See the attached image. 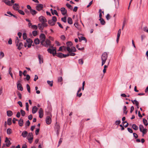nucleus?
<instances>
[{"instance_id":"f257e3e1","label":"nucleus","mask_w":148,"mask_h":148,"mask_svg":"<svg viewBox=\"0 0 148 148\" xmlns=\"http://www.w3.org/2000/svg\"><path fill=\"white\" fill-rule=\"evenodd\" d=\"M39 40L41 45L45 47L51 46V42L49 40L47 39L45 40L46 36L44 34H41L39 36Z\"/></svg>"},{"instance_id":"f03ea898","label":"nucleus","mask_w":148,"mask_h":148,"mask_svg":"<svg viewBox=\"0 0 148 148\" xmlns=\"http://www.w3.org/2000/svg\"><path fill=\"white\" fill-rule=\"evenodd\" d=\"M108 58L107 53L106 52H104L102 55L101 59L102 60V66H103L105 63Z\"/></svg>"},{"instance_id":"7ed1b4c3","label":"nucleus","mask_w":148,"mask_h":148,"mask_svg":"<svg viewBox=\"0 0 148 148\" xmlns=\"http://www.w3.org/2000/svg\"><path fill=\"white\" fill-rule=\"evenodd\" d=\"M57 20L56 17L55 16H53L52 17V19L49 20L48 22L50 25L53 26L55 25Z\"/></svg>"},{"instance_id":"20e7f679","label":"nucleus","mask_w":148,"mask_h":148,"mask_svg":"<svg viewBox=\"0 0 148 148\" xmlns=\"http://www.w3.org/2000/svg\"><path fill=\"white\" fill-rule=\"evenodd\" d=\"M52 49L49 48L48 49L47 51L51 54H52L54 56L57 53L56 51V48L54 47L53 46L51 47Z\"/></svg>"},{"instance_id":"39448f33","label":"nucleus","mask_w":148,"mask_h":148,"mask_svg":"<svg viewBox=\"0 0 148 148\" xmlns=\"http://www.w3.org/2000/svg\"><path fill=\"white\" fill-rule=\"evenodd\" d=\"M33 138V136L32 132H30L28 134L27 136V139L28 140L29 143L31 144L32 143Z\"/></svg>"},{"instance_id":"423d86ee","label":"nucleus","mask_w":148,"mask_h":148,"mask_svg":"<svg viewBox=\"0 0 148 148\" xmlns=\"http://www.w3.org/2000/svg\"><path fill=\"white\" fill-rule=\"evenodd\" d=\"M21 81L18 80L16 83L17 88L18 90L22 91L23 90V88L22 86V85L20 84Z\"/></svg>"},{"instance_id":"0eeeda50","label":"nucleus","mask_w":148,"mask_h":148,"mask_svg":"<svg viewBox=\"0 0 148 148\" xmlns=\"http://www.w3.org/2000/svg\"><path fill=\"white\" fill-rule=\"evenodd\" d=\"M66 49L69 53L75 52L76 51V49L74 47H72L71 48H70V47H67Z\"/></svg>"},{"instance_id":"6e6552de","label":"nucleus","mask_w":148,"mask_h":148,"mask_svg":"<svg viewBox=\"0 0 148 148\" xmlns=\"http://www.w3.org/2000/svg\"><path fill=\"white\" fill-rule=\"evenodd\" d=\"M81 36V34H78V37L79 38V42H80L81 41L83 40H84L85 41V42H87V40L86 38L83 36Z\"/></svg>"},{"instance_id":"1a4fd4ad","label":"nucleus","mask_w":148,"mask_h":148,"mask_svg":"<svg viewBox=\"0 0 148 148\" xmlns=\"http://www.w3.org/2000/svg\"><path fill=\"white\" fill-rule=\"evenodd\" d=\"M43 8V6L42 4H37L36 6V9L38 11H40Z\"/></svg>"},{"instance_id":"9d476101","label":"nucleus","mask_w":148,"mask_h":148,"mask_svg":"<svg viewBox=\"0 0 148 148\" xmlns=\"http://www.w3.org/2000/svg\"><path fill=\"white\" fill-rule=\"evenodd\" d=\"M39 20L41 23H44V22H47V21L45 18L42 16H41L39 17Z\"/></svg>"},{"instance_id":"9b49d317","label":"nucleus","mask_w":148,"mask_h":148,"mask_svg":"<svg viewBox=\"0 0 148 148\" xmlns=\"http://www.w3.org/2000/svg\"><path fill=\"white\" fill-rule=\"evenodd\" d=\"M39 117L42 118L43 116V112L42 108H40L38 111Z\"/></svg>"},{"instance_id":"f8f14e48","label":"nucleus","mask_w":148,"mask_h":148,"mask_svg":"<svg viewBox=\"0 0 148 148\" xmlns=\"http://www.w3.org/2000/svg\"><path fill=\"white\" fill-rule=\"evenodd\" d=\"M38 57L39 61V63L40 64H41L43 63V60L42 56L41 55L38 54Z\"/></svg>"},{"instance_id":"ddd939ff","label":"nucleus","mask_w":148,"mask_h":148,"mask_svg":"<svg viewBox=\"0 0 148 148\" xmlns=\"http://www.w3.org/2000/svg\"><path fill=\"white\" fill-rule=\"evenodd\" d=\"M13 8L14 10H18L19 8V6L18 4L15 3L13 5Z\"/></svg>"},{"instance_id":"4468645a","label":"nucleus","mask_w":148,"mask_h":148,"mask_svg":"<svg viewBox=\"0 0 148 148\" xmlns=\"http://www.w3.org/2000/svg\"><path fill=\"white\" fill-rule=\"evenodd\" d=\"M51 122V118L49 116L47 117L46 119V122L47 124H50Z\"/></svg>"},{"instance_id":"2eb2a0df","label":"nucleus","mask_w":148,"mask_h":148,"mask_svg":"<svg viewBox=\"0 0 148 148\" xmlns=\"http://www.w3.org/2000/svg\"><path fill=\"white\" fill-rule=\"evenodd\" d=\"M5 142L6 143V146L8 147H9L11 144L10 141L8 140L7 137H6L5 138Z\"/></svg>"},{"instance_id":"dca6fc26","label":"nucleus","mask_w":148,"mask_h":148,"mask_svg":"<svg viewBox=\"0 0 148 148\" xmlns=\"http://www.w3.org/2000/svg\"><path fill=\"white\" fill-rule=\"evenodd\" d=\"M61 12L62 14L63 15H64L66 14L67 10L64 8L62 7L61 8Z\"/></svg>"},{"instance_id":"f3484780","label":"nucleus","mask_w":148,"mask_h":148,"mask_svg":"<svg viewBox=\"0 0 148 148\" xmlns=\"http://www.w3.org/2000/svg\"><path fill=\"white\" fill-rule=\"evenodd\" d=\"M38 29L40 30L41 31V32H42L43 31H42V30L43 29V26L42 24V23H39L38 24Z\"/></svg>"},{"instance_id":"a211bd4d","label":"nucleus","mask_w":148,"mask_h":148,"mask_svg":"<svg viewBox=\"0 0 148 148\" xmlns=\"http://www.w3.org/2000/svg\"><path fill=\"white\" fill-rule=\"evenodd\" d=\"M28 132L26 131H24L22 133L21 135L23 138L26 137L28 135Z\"/></svg>"},{"instance_id":"6ab92c4d","label":"nucleus","mask_w":148,"mask_h":148,"mask_svg":"<svg viewBox=\"0 0 148 148\" xmlns=\"http://www.w3.org/2000/svg\"><path fill=\"white\" fill-rule=\"evenodd\" d=\"M38 108L36 106H34L32 108V113L33 114L35 113L37 111Z\"/></svg>"},{"instance_id":"aec40b11","label":"nucleus","mask_w":148,"mask_h":148,"mask_svg":"<svg viewBox=\"0 0 148 148\" xmlns=\"http://www.w3.org/2000/svg\"><path fill=\"white\" fill-rule=\"evenodd\" d=\"M7 115L8 116H11L13 115V112L11 110H8L7 111Z\"/></svg>"},{"instance_id":"412c9836","label":"nucleus","mask_w":148,"mask_h":148,"mask_svg":"<svg viewBox=\"0 0 148 148\" xmlns=\"http://www.w3.org/2000/svg\"><path fill=\"white\" fill-rule=\"evenodd\" d=\"M56 56L60 58H63V56L64 55V54L61 53H59L56 54Z\"/></svg>"},{"instance_id":"4be33fe9","label":"nucleus","mask_w":148,"mask_h":148,"mask_svg":"<svg viewBox=\"0 0 148 148\" xmlns=\"http://www.w3.org/2000/svg\"><path fill=\"white\" fill-rule=\"evenodd\" d=\"M23 120L22 119H20L18 121V124L19 126H23Z\"/></svg>"},{"instance_id":"5701e85b","label":"nucleus","mask_w":148,"mask_h":148,"mask_svg":"<svg viewBox=\"0 0 148 148\" xmlns=\"http://www.w3.org/2000/svg\"><path fill=\"white\" fill-rule=\"evenodd\" d=\"M67 22L69 24H72L73 23L72 19L71 17H68L67 18Z\"/></svg>"},{"instance_id":"b1692460","label":"nucleus","mask_w":148,"mask_h":148,"mask_svg":"<svg viewBox=\"0 0 148 148\" xmlns=\"http://www.w3.org/2000/svg\"><path fill=\"white\" fill-rule=\"evenodd\" d=\"M23 46V43L22 42H20L18 44V46H17L18 47V49L19 50H20L22 49Z\"/></svg>"},{"instance_id":"393cba45","label":"nucleus","mask_w":148,"mask_h":148,"mask_svg":"<svg viewBox=\"0 0 148 148\" xmlns=\"http://www.w3.org/2000/svg\"><path fill=\"white\" fill-rule=\"evenodd\" d=\"M30 13L33 15H34L36 14L37 12L35 10L32 9L30 11Z\"/></svg>"},{"instance_id":"a878e982","label":"nucleus","mask_w":148,"mask_h":148,"mask_svg":"<svg viewBox=\"0 0 148 148\" xmlns=\"http://www.w3.org/2000/svg\"><path fill=\"white\" fill-rule=\"evenodd\" d=\"M66 45L67 47H70L72 46L73 45V43L71 41H68L66 42Z\"/></svg>"},{"instance_id":"bb28decb","label":"nucleus","mask_w":148,"mask_h":148,"mask_svg":"<svg viewBox=\"0 0 148 148\" xmlns=\"http://www.w3.org/2000/svg\"><path fill=\"white\" fill-rule=\"evenodd\" d=\"M40 40L38 38L35 39L34 40V43L36 45L40 43Z\"/></svg>"},{"instance_id":"cd10ccee","label":"nucleus","mask_w":148,"mask_h":148,"mask_svg":"<svg viewBox=\"0 0 148 148\" xmlns=\"http://www.w3.org/2000/svg\"><path fill=\"white\" fill-rule=\"evenodd\" d=\"M15 42L16 44V46H18V44H19V40L18 37H16V38Z\"/></svg>"},{"instance_id":"c85d7f7f","label":"nucleus","mask_w":148,"mask_h":148,"mask_svg":"<svg viewBox=\"0 0 148 148\" xmlns=\"http://www.w3.org/2000/svg\"><path fill=\"white\" fill-rule=\"evenodd\" d=\"M12 124V119L9 118L7 120V124L8 125H10Z\"/></svg>"},{"instance_id":"c756f323","label":"nucleus","mask_w":148,"mask_h":148,"mask_svg":"<svg viewBox=\"0 0 148 148\" xmlns=\"http://www.w3.org/2000/svg\"><path fill=\"white\" fill-rule=\"evenodd\" d=\"M100 21V23L102 25H104L105 24V22L103 18L99 19Z\"/></svg>"},{"instance_id":"7c9ffc66","label":"nucleus","mask_w":148,"mask_h":148,"mask_svg":"<svg viewBox=\"0 0 148 148\" xmlns=\"http://www.w3.org/2000/svg\"><path fill=\"white\" fill-rule=\"evenodd\" d=\"M47 84L51 87L53 85V81H47Z\"/></svg>"},{"instance_id":"2f4dec72","label":"nucleus","mask_w":148,"mask_h":148,"mask_svg":"<svg viewBox=\"0 0 148 148\" xmlns=\"http://www.w3.org/2000/svg\"><path fill=\"white\" fill-rule=\"evenodd\" d=\"M5 3L9 6H12V4L11 3L10 1L8 0H7L5 2Z\"/></svg>"},{"instance_id":"473e14b6","label":"nucleus","mask_w":148,"mask_h":148,"mask_svg":"<svg viewBox=\"0 0 148 148\" xmlns=\"http://www.w3.org/2000/svg\"><path fill=\"white\" fill-rule=\"evenodd\" d=\"M21 113V115L24 116L25 114V112L23 110L21 109L20 110Z\"/></svg>"},{"instance_id":"72a5a7b5","label":"nucleus","mask_w":148,"mask_h":148,"mask_svg":"<svg viewBox=\"0 0 148 148\" xmlns=\"http://www.w3.org/2000/svg\"><path fill=\"white\" fill-rule=\"evenodd\" d=\"M132 127L134 130H138V127L135 124H133L132 125Z\"/></svg>"},{"instance_id":"f704fd0d","label":"nucleus","mask_w":148,"mask_h":148,"mask_svg":"<svg viewBox=\"0 0 148 148\" xmlns=\"http://www.w3.org/2000/svg\"><path fill=\"white\" fill-rule=\"evenodd\" d=\"M55 127L56 130H59L60 129V126L57 123L55 124Z\"/></svg>"},{"instance_id":"c9c22d12","label":"nucleus","mask_w":148,"mask_h":148,"mask_svg":"<svg viewBox=\"0 0 148 148\" xmlns=\"http://www.w3.org/2000/svg\"><path fill=\"white\" fill-rule=\"evenodd\" d=\"M66 5L71 10H72L73 9V7L71 6V5L69 4V3H66Z\"/></svg>"},{"instance_id":"e433bc0d","label":"nucleus","mask_w":148,"mask_h":148,"mask_svg":"<svg viewBox=\"0 0 148 148\" xmlns=\"http://www.w3.org/2000/svg\"><path fill=\"white\" fill-rule=\"evenodd\" d=\"M32 34L34 36H35L37 35L38 34V32L34 30L32 32Z\"/></svg>"},{"instance_id":"4c0bfd02","label":"nucleus","mask_w":148,"mask_h":148,"mask_svg":"<svg viewBox=\"0 0 148 148\" xmlns=\"http://www.w3.org/2000/svg\"><path fill=\"white\" fill-rule=\"evenodd\" d=\"M143 123L145 125L147 126V121L146 119H143Z\"/></svg>"},{"instance_id":"58836bf2","label":"nucleus","mask_w":148,"mask_h":148,"mask_svg":"<svg viewBox=\"0 0 148 148\" xmlns=\"http://www.w3.org/2000/svg\"><path fill=\"white\" fill-rule=\"evenodd\" d=\"M26 41L28 43V44L32 43L33 42L32 40L30 38L27 39L26 40Z\"/></svg>"},{"instance_id":"ea45409f","label":"nucleus","mask_w":148,"mask_h":148,"mask_svg":"<svg viewBox=\"0 0 148 148\" xmlns=\"http://www.w3.org/2000/svg\"><path fill=\"white\" fill-rule=\"evenodd\" d=\"M126 23V20L125 18H124V20L123 22V24L122 26V30H123V28L125 26V24Z\"/></svg>"},{"instance_id":"a19ab883","label":"nucleus","mask_w":148,"mask_h":148,"mask_svg":"<svg viewBox=\"0 0 148 148\" xmlns=\"http://www.w3.org/2000/svg\"><path fill=\"white\" fill-rule=\"evenodd\" d=\"M17 95L19 99H21L22 98V95L18 91L17 92Z\"/></svg>"},{"instance_id":"79ce46f5","label":"nucleus","mask_w":148,"mask_h":148,"mask_svg":"<svg viewBox=\"0 0 148 148\" xmlns=\"http://www.w3.org/2000/svg\"><path fill=\"white\" fill-rule=\"evenodd\" d=\"M52 14L53 15H54V14H55L56 15L58 16V14L57 11L55 10H53V12H52Z\"/></svg>"},{"instance_id":"37998d69","label":"nucleus","mask_w":148,"mask_h":148,"mask_svg":"<svg viewBox=\"0 0 148 148\" xmlns=\"http://www.w3.org/2000/svg\"><path fill=\"white\" fill-rule=\"evenodd\" d=\"M121 123L120 121H116L115 123V125L117 127H118V125H119Z\"/></svg>"},{"instance_id":"c03bdc74","label":"nucleus","mask_w":148,"mask_h":148,"mask_svg":"<svg viewBox=\"0 0 148 148\" xmlns=\"http://www.w3.org/2000/svg\"><path fill=\"white\" fill-rule=\"evenodd\" d=\"M23 38L24 40H25L27 37V34L25 33H24L23 34Z\"/></svg>"},{"instance_id":"a18cd8bd","label":"nucleus","mask_w":148,"mask_h":148,"mask_svg":"<svg viewBox=\"0 0 148 148\" xmlns=\"http://www.w3.org/2000/svg\"><path fill=\"white\" fill-rule=\"evenodd\" d=\"M18 12L21 14L22 15H24L25 14V13L23 10H18Z\"/></svg>"},{"instance_id":"49530a36","label":"nucleus","mask_w":148,"mask_h":148,"mask_svg":"<svg viewBox=\"0 0 148 148\" xmlns=\"http://www.w3.org/2000/svg\"><path fill=\"white\" fill-rule=\"evenodd\" d=\"M26 87L27 88V90L29 93L30 92V88L29 85L28 84H27L26 85Z\"/></svg>"},{"instance_id":"de8ad7c7","label":"nucleus","mask_w":148,"mask_h":148,"mask_svg":"<svg viewBox=\"0 0 148 148\" xmlns=\"http://www.w3.org/2000/svg\"><path fill=\"white\" fill-rule=\"evenodd\" d=\"M143 30L144 31L148 33V28L146 27H144L143 28Z\"/></svg>"},{"instance_id":"09e8293b","label":"nucleus","mask_w":148,"mask_h":148,"mask_svg":"<svg viewBox=\"0 0 148 148\" xmlns=\"http://www.w3.org/2000/svg\"><path fill=\"white\" fill-rule=\"evenodd\" d=\"M61 20L64 23H66V17H64L62 18H61Z\"/></svg>"},{"instance_id":"8fccbe9b","label":"nucleus","mask_w":148,"mask_h":148,"mask_svg":"<svg viewBox=\"0 0 148 148\" xmlns=\"http://www.w3.org/2000/svg\"><path fill=\"white\" fill-rule=\"evenodd\" d=\"M26 109L27 111H29V104L27 102L25 103Z\"/></svg>"},{"instance_id":"3c124183","label":"nucleus","mask_w":148,"mask_h":148,"mask_svg":"<svg viewBox=\"0 0 148 148\" xmlns=\"http://www.w3.org/2000/svg\"><path fill=\"white\" fill-rule=\"evenodd\" d=\"M127 110V108L125 106H124L123 107V112L125 113V114H126L127 113V112L126 111Z\"/></svg>"},{"instance_id":"603ef678","label":"nucleus","mask_w":148,"mask_h":148,"mask_svg":"<svg viewBox=\"0 0 148 148\" xmlns=\"http://www.w3.org/2000/svg\"><path fill=\"white\" fill-rule=\"evenodd\" d=\"M139 130H147V129L144 128L143 125H140L139 126Z\"/></svg>"},{"instance_id":"864d4df0","label":"nucleus","mask_w":148,"mask_h":148,"mask_svg":"<svg viewBox=\"0 0 148 148\" xmlns=\"http://www.w3.org/2000/svg\"><path fill=\"white\" fill-rule=\"evenodd\" d=\"M32 27L34 29L36 30L38 28V27L37 25H32Z\"/></svg>"},{"instance_id":"5fc2aeb1","label":"nucleus","mask_w":148,"mask_h":148,"mask_svg":"<svg viewBox=\"0 0 148 148\" xmlns=\"http://www.w3.org/2000/svg\"><path fill=\"white\" fill-rule=\"evenodd\" d=\"M60 38L62 40H64L66 39V38L64 35H62L60 36Z\"/></svg>"},{"instance_id":"6e6d98bb","label":"nucleus","mask_w":148,"mask_h":148,"mask_svg":"<svg viewBox=\"0 0 148 148\" xmlns=\"http://www.w3.org/2000/svg\"><path fill=\"white\" fill-rule=\"evenodd\" d=\"M79 63L80 64H83V61L82 59H79L78 60Z\"/></svg>"},{"instance_id":"4d7b16f0","label":"nucleus","mask_w":148,"mask_h":148,"mask_svg":"<svg viewBox=\"0 0 148 148\" xmlns=\"http://www.w3.org/2000/svg\"><path fill=\"white\" fill-rule=\"evenodd\" d=\"M4 53L2 51L0 52V58H1L4 56Z\"/></svg>"},{"instance_id":"13d9d810","label":"nucleus","mask_w":148,"mask_h":148,"mask_svg":"<svg viewBox=\"0 0 148 148\" xmlns=\"http://www.w3.org/2000/svg\"><path fill=\"white\" fill-rule=\"evenodd\" d=\"M30 124V122L29 120H28L26 122L25 126H29Z\"/></svg>"},{"instance_id":"bf43d9fd","label":"nucleus","mask_w":148,"mask_h":148,"mask_svg":"<svg viewBox=\"0 0 148 148\" xmlns=\"http://www.w3.org/2000/svg\"><path fill=\"white\" fill-rule=\"evenodd\" d=\"M12 133V130H7V133L8 134L10 135Z\"/></svg>"},{"instance_id":"052dcab7","label":"nucleus","mask_w":148,"mask_h":148,"mask_svg":"<svg viewBox=\"0 0 148 148\" xmlns=\"http://www.w3.org/2000/svg\"><path fill=\"white\" fill-rule=\"evenodd\" d=\"M106 18L108 20L110 18V16L109 14H107L106 16Z\"/></svg>"},{"instance_id":"680f3d73","label":"nucleus","mask_w":148,"mask_h":148,"mask_svg":"<svg viewBox=\"0 0 148 148\" xmlns=\"http://www.w3.org/2000/svg\"><path fill=\"white\" fill-rule=\"evenodd\" d=\"M58 82H61L62 81V78L61 77H60L58 78Z\"/></svg>"},{"instance_id":"e2e57ef3","label":"nucleus","mask_w":148,"mask_h":148,"mask_svg":"<svg viewBox=\"0 0 148 148\" xmlns=\"http://www.w3.org/2000/svg\"><path fill=\"white\" fill-rule=\"evenodd\" d=\"M140 131L143 133V135L147 132V130H140Z\"/></svg>"},{"instance_id":"0e129e2a","label":"nucleus","mask_w":148,"mask_h":148,"mask_svg":"<svg viewBox=\"0 0 148 148\" xmlns=\"http://www.w3.org/2000/svg\"><path fill=\"white\" fill-rule=\"evenodd\" d=\"M26 76V77L25 78L27 79V80H29L30 79V76L29 75H27Z\"/></svg>"},{"instance_id":"69168bd1","label":"nucleus","mask_w":148,"mask_h":148,"mask_svg":"<svg viewBox=\"0 0 148 148\" xmlns=\"http://www.w3.org/2000/svg\"><path fill=\"white\" fill-rule=\"evenodd\" d=\"M21 115L20 113L18 112L16 114V116L18 118H19L20 117V116Z\"/></svg>"},{"instance_id":"338daca9","label":"nucleus","mask_w":148,"mask_h":148,"mask_svg":"<svg viewBox=\"0 0 148 148\" xmlns=\"http://www.w3.org/2000/svg\"><path fill=\"white\" fill-rule=\"evenodd\" d=\"M17 103L21 107H22L23 106V105L21 101H18Z\"/></svg>"},{"instance_id":"774afa93","label":"nucleus","mask_w":148,"mask_h":148,"mask_svg":"<svg viewBox=\"0 0 148 148\" xmlns=\"http://www.w3.org/2000/svg\"><path fill=\"white\" fill-rule=\"evenodd\" d=\"M70 53H69V56H74L76 54L75 53H73L72 52Z\"/></svg>"}]
</instances>
